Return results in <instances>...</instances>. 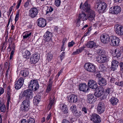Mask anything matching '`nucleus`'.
Listing matches in <instances>:
<instances>
[{
    "label": "nucleus",
    "mask_w": 123,
    "mask_h": 123,
    "mask_svg": "<svg viewBox=\"0 0 123 123\" xmlns=\"http://www.w3.org/2000/svg\"><path fill=\"white\" fill-rule=\"evenodd\" d=\"M65 52H63L60 56V57L61 61H62L65 57Z\"/></svg>",
    "instance_id": "5fc2aeb1"
},
{
    "label": "nucleus",
    "mask_w": 123,
    "mask_h": 123,
    "mask_svg": "<svg viewBox=\"0 0 123 123\" xmlns=\"http://www.w3.org/2000/svg\"><path fill=\"white\" fill-rule=\"evenodd\" d=\"M119 65L118 62L117 61L114 60L111 62V70L113 71L116 70Z\"/></svg>",
    "instance_id": "5701e85b"
},
{
    "label": "nucleus",
    "mask_w": 123,
    "mask_h": 123,
    "mask_svg": "<svg viewBox=\"0 0 123 123\" xmlns=\"http://www.w3.org/2000/svg\"><path fill=\"white\" fill-rule=\"evenodd\" d=\"M35 120L33 118H30L27 120V123H35Z\"/></svg>",
    "instance_id": "8fccbe9b"
},
{
    "label": "nucleus",
    "mask_w": 123,
    "mask_h": 123,
    "mask_svg": "<svg viewBox=\"0 0 123 123\" xmlns=\"http://www.w3.org/2000/svg\"><path fill=\"white\" fill-rule=\"evenodd\" d=\"M7 44L6 42H4L1 44L0 47L1 51H4L6 49V47Z\"/></svg>",
    "instance_id": "e433bc0d"
},
{
    "label": "nucleus",
    "mask_w": 123,
    "mask_h": 123,
    "mask_svg": "<svg viewBox=\"0 0 123 123\" xmlns=\"http://www.w3.org/2000/svg\"><path fill=\"white\" fill-rule=\"evenodd\" d=\"M121 9L119 6H116L111 7L109 9V12L113 14H118L121 12Z\"/></svg>",
    "instance_id": "9d476101"
},
{
    "label": "nucleus",
    "mask_w": 123,
    "mask_h": 123,
    "mask_svg": "<svg viewBox=\"0 0 123 123\" xmlns=\"http://www.w3.org/2000/svg\"><path fill=\"white\" fill-rule=\"evenodd\" d=\"M94 95L90 94L87 95V101L90 104L93 103L94 102Z\"/></svg>",
    "instance_id": "393cba45"
},
{
    "label": "nucleus",
    "mask_w": 123,
    "mask_h": 123,
    "mask_svg": "<svg viewBox=\"0 0 123 123\" xmlns=\"http://www.w3.org/2000/svg\"><path fill=\"white\" fill-rule=\"evenodd\" d=\"M85 69L87 71L91 72H94L96 71L95 66L91 63H86L84 65Z\"/></svg>",
    "instance_id": "6e6552de"
},
{
    "label": "nucleus",
    "mask_w": 123,
    "mask_h": 123,
    "mask_svg": "<svg viewBox=\"0 0 123 123\" xmlns=\"http://www.w3.org/2000/svg\"><path fill=\"white\" fill-rule=\"evenodd\" d=\"M24 79L22 77L20 78L15 82L14 88L17 90L20 89L22 86L24 82Z\"/></svg>",
    "instance_id": "423d86ee"
},
{
    "label": "nucleus",
    "mask_w": 123,
    "mask_h": 123,
    "mask_svg": "<svg viewBox=\"0 0 123 123\" xmlns=\"http://www.w3.org/2000/svg\"><path fill=\"white\" fill-rule=\"evenodd\" d=\"M37 22L38 25L41 27H44L46 25V20L44 19L41 18L38 19Z\"/></svg>",
    "instance_id": "aec40b11"
},
{
    "label": "nucleus",
    "mask_w": 123,
    "mask_h": 123,
    "mask_svg": "<svg viewBox=\"0 0 123 123\" xmlns=\"http://www.w3.org/2000/svg\"><path fill=\"white\" fill-rule=\"evenodd\" d=\"M110 102L113 105H117L118 100L116 98L114 97L112 98L110 100Z\"/></svg>",
    "instance_id": "473e14b6"
},
{
    "label": "nucleus",
    "mask_w": 123,
    "mask_h": 123,
    "mask_svg": "<svg viewBox=\"0 0 123 123\" xmlns=\"http://www.w3.org/2000/svg\"><path fill=\"white\" fill-rule=\"evenodd\" d=\"M51 113H49L48 115L46 118V120L47 121L51 117Z\"/></svg>",
    "instance_id": "0e129e2a"
},
{
    "label": "nucleus",
    "mask_w": 123,
    "mask_h": 123,
    "mask_svg": "<svg viewBox=\"0 0 123 123\" xmlns=\"http://www.w3.org/2000/svg\"><path fill=\"white\" fill-rule=\"evenodd\" d=\"M28 87L33 91H35L38 89L39 86L37 81L36 80H32L28 83Z\"/></svg>",
    "instance_id": "20e7f679"
},
{
    "label": "nucleus",
    "mask_w": 123,
    "mask_h": 123,
    "mask_svg": "<svg viewBox=\"0 0 123 123\" xmlns=\"http://www.w3.org/2000/svg\"><path fill=\"white\" fill-rule=\"evenodd\" d=\"M38 10L36 8H32L29 11V15L32 18L35 17L38 13Z\"/></svg>",
    "instance_id": "f8f14e48"
},
{
    "label": "nucleus",
    "mask_w": 123,
    "mask_h": 123,
    "mask_svg": "<svg viewBox=\"0 0 123 123\" xmlns=\"http://www.w3.org/2000/svg\"><path fill=\"white\" fill-rule=\"evenodd\" d=\"M115 31L116 33L119 35H123V26L118 24L115 26Z\"/></svg>",
    "instance_id": "9b49d317"
},
{
    "label": "nucleus",
    "mask_w": 123,
    "mask_h": 123,
    "mask_svg": "<svg viewBox=\"0 0 123 123\" xmlns=\"http://www.w3.org/2000/svg\"><path fill=\"white\" fill-rule=\"evenodd\" d=\"M22 1V0H18V3L16 6V8L18 9L20 6Z\"/></svg>",
    "instance_id": "4d7b16f0"
},
{
    "label": "nucleus",
    "mask_w": 123,
    "mask_h": 123,
    "mask_svg": "<svg viewBox=\"0 0 123 123\" xmlns=\"http://www.w3.org/2000/svg\"><path fill=\"white\" fill-rule=\"evenodd\" d=\"M77 96L74 94H71L68 98V102L71 103H75L77 102L78 100Z\"/></svg>",
    "instance_id": "f3484780"
},
{
    "label": "nucleus",
    "mask_w": 123,
    "mask_h": 123,
    "mask_svg": "<svg viewBox=\"0 0 123 123\" xmlns=\"http://www.w3.org/2000/svg\"><path fill=\"white\" fill-rule=\"evenodd\" d=\"M107 5L105 2H100L96 4L95 8L96 10L100 12H103L107 8Z\"/></svg>",
    "instance_id": "f03ea898"
},
{
    "label": "nucleus",
    "mask_w": 123,
    "mask_h": 123,
    "mask_svg": "<svg viewBox=\"0 0 123 123\" xmlns=\"http://www.w3.org/2000/svg\"><path fill=\"white\" fill-rule=\"evenodd\" d=\"M31 32H27L26 33L25 35L23 36V39H28L31 37Z\"/></svg>",
    "instance_id": "ea45409f"
},
{
    "label": "nucleus",
    "mask_w": 123,
    "mask_h": 123,
    "mask_svg": "<svg viewBox=\"0 0 123 123\" xmlns=\"http://www.w3.org/2000/svg\"><path fill=\"white\" fill-rule=\"evenodd\" d=\"M44 40L47 42L49 41L52 37V34L51 32L47 31L44 36Z\"/></svg>",
    "instance_id": "4be33fe9"
},
{
    "label": "nucleus",
    "mask_w": 123,
    "mask_h": 123,
    "mask_svg": "<svg viewBox=\"0 0 123 123\" xmlns=\"http://www.w3.org/2000/svg\"><path fill=\"white\" fill-rule=\"evenodd\" d=\"M105 106L104 103L102 102H99L97 106V111L98 113L101 114L105 111Z\"/></svg>",
    "instance_id": "dca6fc26"
},
{
    "label": "nucleus",
    "mask_w": 123,
    "mask_h": 123,
    "mask_svg": "<svg viewBox=\"0 0 123 123\" xmlns=\"http://www.w3.org/2000/svg\"><path fill=\"white\" fill-rule=\"evenodd\" d=\"M96 76L98 78V79H99V78H101V75L99 73H98L96 75Z\"/></svg>",
    "instance_id": "e2e57ef3"
},
{
    "label": "nucleus",
    "mask_w": 123,
    "mask_h": 123,
    "mask_svg": "<svg viewBox=\"0 0 123 123\" xmlns=\"http://www.w3.org/2000/svg\"><path fill=\"white\" fill-rule=\"evenodd\" d=\"M62 111L63 113L66 114L68 113V110L66 105H63L62 106Z\"/></svg>",
    "instance_id": "4c0bfd02"
},
{
    "label": "nucleus",
    "mask_w": 123,
    "mask_h": 123,
    "mask_svg": "<svg viewBox=\"0 0 123 123\" xmlns=\"http://www.w3.org/2000/svg\"><path fill=\"white\" fill-rule=\"evenodd\" d=\"M39 59V57L38 54H33L31 57L30 62L31 64H35L38 61Z\"/></svg>",
    "instance_id": "2eb2a0df"
},
{
    "label": "nucleus",
    "mask_w": 123,
    "mask_h": 123,
    "mask_svg": "<svg viewBox=\"0 0 123 123\" xmlns=\"http://www.w3.org/2000/svg\"><path fill=\"white\" fill-rule=\"evenodd\" d=\"M88 87L92 89H96L98 87L97 82L93 80H89L88 82Z\"/></svg>",
    "instance_id": "ddd939ff"
},
{
    "label": "nucleus",
    "mask_w": 123,
    "mask_h": 123,
    "mask_svg": "<svg viewBox=\"0 0 123 123\" xmlns=\"http://www.w3.org/2000/svg\"><path fill=\"white\" fill-rule=\"evenodd\" d=\"M70 109L72 111V112L73 113L77 110L76 107L74 105H73L70 107Z\"/></svg>",
    "instance_id": "49530a36"
},
{
    "label": "nucleus",
    "mask_w": 123,
    "mask_h": 123,
    "mask_svg": "<svg viewBox=\"0 0 123 123\" xmlns=\"http://www.w3.org/2000/svg\"><path fill=\"white\" fill-rule=\"evenodd\" d=\"M20 74L23 77H25L28 75L29 73L25 69L21 71Z\"/></svg>",
    "instance_id": "f704fd0d"
},
{
    "label": "nucleus",
    "mask_w": 123,
    "mask_h": 123,
    "mask_svg": "<svg viewBox=\"0 0 123 123\" xmlns=\"http://www.w3.org/2000/svg\"><path fill=\"white\" fill-rule=\"evenodd\" d=\"M109 43L112 46H117L119 45L120 39L117 37L114 36H111L109 37Z\"/></svg>",
    "instance_id": "7ed1b4c3"
},
{
    "label": "nucleus",
    "mask_w": 123,
    "mask_h": 123,
    "mask_svg": "<svg viewBox=\"0 0 123 123\" xmlns=\"http://www.w3.org/2000/svg\"><path fill=\"white\" fill-rule=\"evenodd\" d=\"M90 120L94 123H99L101 121L100 117L97 114H92L90 116Z\"/></svg>",
    "instance_id": "1a4fd4ad"
},
{
    "label": "nucleus",
    "mask_w": 123,
    "mask_h": 123,
    "mask_svg": "<svg viewBox=\"0 0 123 123\" xmlns=\"http://www.w3.org/2000/svg\"><path fill=\"white\" fill-rule=\"evenodd\" d=\"M87 12H88V14L87 16L88 19L91 21L94 20L96 15L95 12L92 10H91Z\"/></svg>",
    "instance_id": "6ab92c4d"
},
{
    "label": "nucleus",
    "mask_w": 123,
    "mask_h": 123,
    "mask_svg": "<svg viewBox=\"0 0 123 123\" xmlns=\"http://www.w3.org/2000/svg\"><path fill=\"white\" fill-rule=\"evenodd\" d=\"M82 111L85 114L88 113L89 112L88 109L84 107L82 108Z\"/></svg>",
    "instance_id": "de8ad7c7"
},
{
    "label": "nucleus",
    "mask_w": 123,
    "mask_h": 123,
    "mask_svg": "<svg viewBox=\"0 0 123 123\" xmlns=\"http://www.w3.org/2000/svg\"><path fill=\"white\" fill-rule=\"evenodd\" d=\"M14 53V51L13 50L12 51L10 54V59H11L13 57V55Z\"/></svg>",
    "instance_id": "052dcab7"
},
{
    "label": "nucleus",
    "mask_w": 123,
    "mask_h": 123,
    "mask_svg": "<svg viewBox=\"0 0 123 123\" xmlns=\"http://www.w3.org/2000/svg\"><path fill=\"white\" fill-rule=\"evenodd\" d=\"M49 103L48 105V108L50 110L53 106L55 103V97L53 94L50 95L49 98Z\"/></svg>",
    "instance_id": "a211bd4d"
},
{
    "label": "nucleus",
    "mask_w": 123,
    "mask_h": 123,
    "mask_svg": "<svg viewBox=\"0 0 123 123\" xmlns=\"http://www.w3.org/2000/svg\"><path fill=\"white\" fill-rule=\"evenodd\" d=\"M76 119L75 118H72L70 119V122L71 123H73L76 121Z\"/></svg>",
    "instance_id": "338daca9"
},
{
    "label": "nucleus",
    "mask_w": 123,
    "mask_h": 123,
    "mask_svg": "<svg viewBox=\"0 0 123 123\" xmlns=\"http://www.w3.org/2000/svg\"><path fill=\"white\" fill-rule=\"evenodd\" d=\"M97 90H96V92H95L94 95L97 97H99L103 94L104 92L102 89L101 88H98Z\"/></svg>",
    "instance_id": "bb28decb"
},
{
    "label": "nucleus",
    "mask_w": 123,
    "mask_h": 123,
    "mask_svg": "<svg viewBox=\"0 0 123 123\" xmlns=\"http://www.w3.org/2000/svg\"><path fill=\"white\" fill-rule=\"evenodd\" d=\"M113 91V89L112 88H108L105 90V92L108 94H111Z\"/></svg>",
    "instance_id": "79ce46f5"
},
{
    "label": "nucleus",
    "mask_w": 123,
    "mask_h": 123,
    "mask_svg": "<svg viewBox=\"0 0 123 123\" xmlns=\"http://www.w3.org/2000/svg\"><path fill=\"white\" fill-rule=\"evenodd\" d=\"M87 87V86L86 85L85 83H84L82 84H80L79 85V89L80 91H82L83 92H85L87 90V89H86Z\"/></svg>",
    "instance_id": "cd10ccee"
},
{
    "label": "nucleus",
    "mask_w": 123,
    "mask_h": 123,
    "mask_svg": "<svg viewBox=\"0 0 123 123\" xmlns=\"http://www.w3.org/2000/svg\"><path fill=\"white\" fill-rule=\"evenodd\" d=\"M51 83H50V84H49L48 86H47L46 90V92L47 93H49L51 90L52 85H51Z\"/></svg>",
    "instance_id": "a18cd8bd"
},
{
    "label": "nucleus",
    "mask_w": 123,
    "mask_h": 123,
    "mask_svg": "<svg viewBox=\"0 0 123 123\" xmlns=\"http://www.w3.org/2000/svg\"><path fill=\"white\" fill-rule=\"evenodd\" d=\"M96 43L93 41H90L87 42L86 44V46L88 48H92L95 47L96 46Z\"/></svg>",
    "instance_id": "c85d7f7f"
},
{
    "label": "nucleus",
    "mask_w": 123,
    "mask_h": 123,
    "mask_svg": "<svg viewBox=\"0 0 123 123\" xmlns=\"http://www.w3.org/2000/svg\"><path fill=\"white\" fill-rule=\"evenodd\" d=\"M98 83L101 86H104L107 84V81L105 78L102 77L98 79Z\"/></svg>",
    "instance_id": "a878e982"
},
{
    "label": "nucleus",
    "mask_w": 123,
    "mask_h": 123,
    "mask_svg": "<svg viewBox=\"0 0 123 123\" xmlns=\"http://www.w3.org/2000/svg\"><path fill=\"white\" fill-rule=\"evenodd\" d=\"M62 123H70V122L66 120V119H63L62 121Z\"/></svg>",
    "instance_id": "774afa93"
},
{
    "label": "nucleus",
    "mask_w": 123,
    "mask_h": 123,
    "mask_svg": "<svg viewBox=\"0 0 123 123\" xmlns=\"http://www.w3.org/2000/svg\"><path fill=\"white\" fill-rule=\"evenodd\" d=\"M97 61L100 63L106 62L107 61V58L106 55H99L97 57Z\"/></svg>",
    "instance_id": "4468645a"
},
{
    "label": "nucleus",
    "mask_w": 123,
    "mask_h": 123,
    "mask_svg": "<svg viewBox=\"0 0 123 123\" xmlns=\"http://www.w3.org/2000/svg\"><path fill=\"white\" fill-rule=\"evenodd\" d=\"M19 13L18 12L17 14H16L15 19V22H16L18 20V18L19 17Z\"/></svg>",
    "instance_id": "6e6d98bb"
},
{
    "label": "nucleus",
    "mask_w": 123,
    "mask_h": 123,
    "mask_svg": "<svg viewBox=\"0 0 123 123\" xmlns=\"http://www.w3.org/2000/svg\"><path fill=\"white\" fill-rule=\"evenodd\" d=\"M54 8L53 7L50 6L48 7L46 10V15H50L51 13L54 11Z\"/></svg>",
    "instance_id": "7c9ffc66"
},
{
    "label": "nucleus",
    "mask_w": 123,
    "mask_h": 123,
    "mask_svg": "<svg viewBox=\"0 0 123 123\" xmlns=\"http://www.w3.org/2000/svg\"><path fill=\"white\" fill-rule=\"evenodd\" d=\"M109 37L106 34H103L101 38V42L107 44L109 43Z\"/></svg>",
    "instance_id": "b1692460"
},
{
    "label": "nucleus",
    "mask_w": 123,
    "mask_h": 123,
    "mask_svg": "<svg viewBox=\"0 0 123 123\" xmlns=\"http://www.w3.org/2000/svg\"><path fill=\"white\" fill-rule=\"evenodd\" d=\"M23 55L24 58L28 60L31 54L30 52L28 50H26L24 51L23 53Z\"/></svg>",
    "instance_id": "c756f323"
},
{
    "label": "nucleus",
    "mask_w": 123,
    "mask_h": 123,
    "mask_svg": "<svg viewBox=\"0 0 123 123\" xmlns=\"http://www.w3.org/2000/svg\"><path fill=\"white\" fill-rule=\"evenodd\" d=\"M119 65L120 67V73L122 74L123 72V62H121L119 64Z\"/></svg>",
    "instance_id": "09e8293b"
},
{
    "label": "nucleus",
    "mask_w": 123,
    "mask_h": 123,
    "mask_svg": "<svg viewBox=\"0 0 123 123\" xmlns=\"http://www.w3.org/2000/svg\"><path fill=\"white\" fill-rule=\"evenodd\" d=\"M53 56V54L51 52L48 53L46 59L47 61L48 62L50 61L52 59Z\"/></svg>",
    "instance_id": "58836bf2"
},
{
    "label": "nucleus",
    "mask_w": 123,
    "mask_h": 123,
    "mask_svg": "<svg viewBox=\"0 0 123 123\" xmlns=\"http://www.w3.org/2000/svg\"><path fill=\"white\" fill-rule=\"evenodd\" d=\"M116 79L115 78L111 77L110 80V82L111 83H113L115 81Z\"/></svg>",
    "instance_id": "680f3d73"
},
{
    "label": "nucleus",
    "mask_w": 123,
    "mask_h": 123,
    "mask_svg": "<svg viewBox=\"0 0 123 123\" xmlns=\"http://www.w3.org/2000/svg\"><path fill=\"white\" fill-rule=\"evenodd\" d=\"M41 100V97L39 95H37L36 97L34 98V103H36V104H37L39 103Z\"/></svg>",
    "instance_id": "72a5a7b5"
},
{
    "label": "nucleus",
    "mask_w": 123,
    "mask_h": 123,
    "mask_svg": "<svg viewBox=\"0 0 123 123\" xmlns=\"http://www.w3.org/2000/svg\"><path fill=\"white\" fill-rule=\"evenodd\" d=\"M115 84L116 85L121 87L123 86V81H120L116 82L115 83Z\"/></svg>",
    "instance_id": "603ef678"
},
{
    "label": "nucleus",
    "mask_w": 123,
    "mask_h": 123,
    "mask_svg": "<svg viewBox=\"0 0 123 123\" xmlns=\"http://www.w3.org/2000/svg\"><path fill=\"white\" fill-rule=\"evenodd\" d=\"M30 102L29 100L26 99L24 100L21 105V110L23 111H27L30 108Z\"/></svg>",
    "instance_id": "39448f33"
},
{
    "label": "nucleus",
    "mask_w": 123,
    "mask_h": 123,
    "mask_svg": "<svg viewBox=\"0 0 123 123\" xmlns=\"http://www.w3.org/2000/svg\"><path fill=\"white\" fill-rule=\"evenodd\" d=\"M87 19H88V17L85 13H80L76 20V26L78 27L80 26L81 19L82 21H84L86 20Z\"/></svg>",
    "instance_id": "0eeeda50"
},
{
    "label": "nucleus",
    "mask_w": 123,
    "mask_h": 123,
    "mask_svg": "<svg viewBox=\"0 0 123 123\" xmlns=\"http://www.w3.org/2000/svg\"><path fill=\"white\" fill-rule=\"evenodd\" d=\"M115 56L117 58L120 57L122 54L121 52L118 49H116L115 50Z\"/></svg>",
    "instance_id": "2f4dec72"
},
{
    "label": "nucleus",
    "mask_w": 123,
    "mask_h": 123,
    "mask_svg": "<svg viewBox=\"0 0 123 123\" xmlns=\"http://www.w3.org/2000/svg\"><path fill=\"white\" fill-rule=\"evenodd\" d=\"M82 114V112L81 111H79L76 110L73 113V115L77 117H80Z\"/></svg>",
    "instance_id": "c9c22d12"
},
{
    "label": "nucleus",
    "mask_w": 123,
    "mask_h": 123,
    "mask_svg": "<svg viewBox=\"0 0 123 123\" xmlns=\"http://www.w3.org/2000/svg\"><path fill=\"white\" fill-rule=\"evenodd\" d=\"M11 40V38H10L9 39V41H11L10 43L9 44V46L8 48V49H10V50H9V51H10L11 50V49L10 47V46H11V44L12 43V40Z\"/></svg>",
    "instance_id": "bf43d9fd"
},
{
    "label": "nucleus",
    "mask_w": 123,
    "mask_h": 123,
    "mask_svg": "<svg viewBox=\"0 0 123 123\" xmlns=\"http://www.w3.org/2000/svg\"><path fill=\"white\" fill-rule=\"evenodd\" d=\"M33 93L31 90L29 89L26 90L21 92L19 95V98L20 99L25 98L26 99H29L33 98Z\"/></svg>",
    "instance_id": "f257e3e1"
},
{
    "label": "nucleus",
    "mask_w": 123,
    "mask_h": 123,
    "mask_svg": "<svg viewBox=\"0 0 123 123\" xmlns=\"http://www.w3.org/2000/svg\"><path fill=\"white\" fill-rule=\"evenodd\" d=\"M99 69L101 71L104 72L106 71V68L104 64H102L100 66Z\"/></svg>",
    "instance_id": "c03bdc74"
},
{
    "label": "nucleus",
    "mask_w": 123,
    "mask_h": 123,
    "mask_svg": "<svg viewBox=\"0 0 123 123\" xmlns=\"http://www.w3.org/2000/svg\"><path fill=\"white\" fill-rule=\"evenodd\" d=\"M61 1L60 0H55V4L57 6H59L60 5Z\"/></svg>",
    "instance_id": "3c124183"
},
{
    "label": "nucleus",
    "mask_w": 123,
    "mask_h": 123,
    "mask_svg": "<svg viewBox=\"0 0 123 123\" xmlns=\"http://www.w3.org/2000/svg\"><path fill=\"white\" fill-rule=\"evenodd\" d=\"M97 53L99 54V55H104L105 51L102 49H98L97 51Z\"/></svg>",
    "instance_id": "a19ab883"
},
{
    "label": "nucleus",
    "mask_w": 123,
    "mask_h": 123,
    "mask_svg": "<svg viewBox=\"0 0 123 123\" xmlns=\"http://www.w3.org/2000/svg\"><path fill=\"white\" fill-rule=\"evenodd\" d=\"M4 89L2 88H1L0 89V96L1 94H2L4 92Z\"/></svg>",
    "instance_id": "69168bd1"
},
{
    "label": "nucleus",
    "mask_w": 123,
    "mask_h": 123,
    "mask_svg": "<svg viewBox=\"0 0 123 123\" xmlns=\"http://www.w3.org/2000/svg\"><path fill=\"white\" fill-rule=\"evenodd\" d=\"M0 110L1 112H5L6 111V107L5 105L1 104L0 103Z\"/></svg>",
    "instance_id": "37998d69"
},
{
    "label": "nucleus",
    "mask_w": 123,
    "mask_h": 123,
    "mask_svg": "<svg viewBox=\"0 0 123 123\" xmlns=\"http://www.w3.org/2000/svg\"><path fill=\"white\" fill-rule=\"evenodd\" d=\"M81 52V50H80V49H77L72 54L73 55H77L79 54Z\"/></svg>",
    "instance_id": "864d4df0"
},
{
    "label": "nucleus",
    "mask_w": 123,
    "mask_h": 123,
    "mask_svg": "<svg viewBox=\"0 0 123 123\" xmlns=\"http://www.w3.org/2000/svg\"><path fill=\"white\" fill-rule=\"evenodd\" d=\"M82 9L84 11L86 12H89L91 10V9L90 5L88 4V0L86 1L84 3Z\"/></svg>",
    "instance_id": "412c9836"
},
{
    "label": "nucleus",
    "mask_w": 123,
    "mask_h": 123,
    "mask_svg": "<svg viewBox=\"0 0 123 123\" xmlns=\"http://www.w3.org/2000/svg\"><path fill=\"white\" fill-rule=\"evenodd\" d=\"M74 44V42L73 41H72L71 42H70L68 43V46L69 47H72Z\"/></svg>",
    "instance_id": "13d9d810"
}]
</instances>
